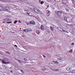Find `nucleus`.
I'll return each instance as SVG.
<instances>
[{"label": "nucleus", "instance_id": "nucleus-1", "mask_svg": "<svg viewBox=\"0 0 75 75\" xmlns=\"http://www.w3.org/2000/svg\"><path fill=\"white\" fill-rule=\"evenodd\" d=\"M4 10V11H7L8 10H10V8L7 5H5L3 9L1 8L0 9V11H3Z\"/></svg>", "mask_w": 75, "mask_h": 75}, {"label": "nucleus", "instance_id": "nucleus-25", "mask_svg": "<svg viewBox=\"0 0 75 75\" xmlns=\"http://www.w3.org/2000/svg\"><path fill=\"white\" fill-rule=\"evenodd\" d=\"M54 71H57V69H54Z\"/></svg>", "mask_w": 75, "mask_h": 75}, {"label": "nucleus", "instance_id": "nucleus-40", "mask_svg": "<svg viewBox=\"0 0 75 75\" xmlns=\"http://www.w3.org/2000/svg\"><path fill=\"white\" fill-rule=\"evenodd\" d=\"M4 75H6V74H4Z\"/></svg>", "mask_w": 75, "mask_h": 75}, {"label": "nucleus", "instance_id": "nucleus-5", "mask_svg": "<svg viewBox=\"0 0 75 75\" xmlns=\"http://www.w3.org/2000/svg\"><path fill=\"white\" fill-rule=\"evenodd\" d=\"M2 62L3 64H6V65H7V64H9V62H6L4 60H2Z\"/></svg>", "mask_w": 75, "mask_h": 75}, {"label": "nucleus", "instance_id": "nucleus-37", "mask_svg": "<svg viewBox=\"0 0 75 75\" xmlns=\"http://www.w3.org/2000/svg\"><path fill=\"white\" fill-rule=\"evenodd\" d=\"M47 7H49V5H48V6H47Z\"/></svg>", "mask_w": 75, "mask_h": 75}, {"label": "nucleus", "instance_id": "nucleus-14", "mask_svg": "<svg viewBox=\"0 0 75 75\" xmlns=\"http://www.w3.org/2000/svg\"><path fill=\"white\" fill-rule=\"evenodd\" d=\"M28 29H25L23 30V31H24L25 32H28Z\"/></svg>", "mask_w": 75, "mask_h": 75}, {"label": "nucleus", "instance_id": "nucleus-6", "mask_svg": "<svg viewBox=\"0 0 75 75\" xmlns=\"http://www.w3.org/2000/svg\"><path fill=\"white\" fill-rule=\"evenodd\" d=\"M40 28L42 31H44V25H41Z\"/></svg>", "mask_w": 75, "mask_h": 75}, {"label": "nucleus", "instance_id": "nucleus-32", "mask_svg": "<svg viewBox=\"0 0 75 75\" xmlns=\"http://www.w3.org/2000/svg\"><path fill=\"white\" fill-rule=\"evenodd\" d=\"M50 14H49V15H48V16H50Z\"/></svg>", "mask_w": 75, "mask_h": 75}, {"label": "nucleus", "instance_id": "nucleus-15", "mask_svg": "<svg viewBox=\"0 0 75 75\" xmlns=\"http://www.w3.org/2000/svg\"><path fill=\"white\" fill-rule=\"evenodd\" d=\"M53 62H55V63H56V64H59V62L57 61H53Z\"/></svg>", "mask_w": 75, "mask_h": 75}, {"label": "nucleus", "instance_id": "nucleus-2", "mask_svg": "<svg viewBox=\"0 0 75 75\" xmlns=\"http://www.w3.org/2000/svg\"><path fill=\"white\" fill-rule=\"evenodd\" d=\"M34 10L36 13H39V14H40V13H41V11L40 10L38 9V8H35L34 9Z\"/></svg>", "mask_w": 75, "mask_h": 75}, {"label": "nucleus", "instance_id": "nucleus-31", "mask_svg": "<svg viewBox=\"0 0 75 75\" xmlns=\"http://www.w3.org/2000/svg\"><path fill=\"white\" fill-rule=\"evenodd\" d=\"M15 46H16V47H17V46L16 45H15Z\"/></svg>", "mask_w": 75, "mask_h": 75}, {"label": "nucleus", "instance_id": "nucleus-28", "mask_svg": "<svg viewBox=\"0 0 75 75\" xmlns=\"http://www.w3.org/2000/svg\"><path fill=\"white\" fill-rule=\"evenodd\" d=\"M43 56L44 58H45V56L43 55Z\"/></svg>", "mask_w": 75, "mask_h": 75}, {"label": "nucleus", "instance_id": "nucleus-34", "mask_svg": "<svg viewBox=\"0 0 75 75\" xmlns=\"http://www.w3.org/2000/svg\"><path fill=\"white\" fill-rule=\"evenodd\" d=\"M71 51H72V50H71L70 51H69V52H71Z\"/></svg>", "mask_w": 75, "mask_h": 75}, {"label": "nucleus", "instance_id": "nucleus-27", "mask_svg": "<svg viewBox=\"0 0 75 75\" xmlns=\"http://www.w3.org/2000/svg\"><path fill=\"white\" fill-rule=\"evenodd\" d=\"M24 59L25 61H27V59Z\"/></svg>", "mask_w": 75, "mask_h": 75}, {"label": "nucleus", "instance_id": "nucleus-38", "mask_svg": "<svg viewBox=\"0 0 75 75\" xmlns=\"http://www.w3.org/2000/svg\"><path fill=\"white\" fill-rule=\"evenodd\" d=\"M19 23H21V21H19Z\"/></svg>", "mask_w": 75, "mask_h": 75}, {"label": "nucleus", "instance_id": "nucleus-4", "mask_svg": "<svg viewBox=\"0 0 75 75\" xmlns=\"http://www.w3.org/2000/svg\"><path fill=\"white\" fill-rule=\"evenodd\" d=\"M57 28L58 30H59V31H61V32H62V30H63V29H62V28H61L60 27H58Z\"/></svg>", "mask_w": 75, "mask_h": 75}, {"label": "nucleus", "instance_id": "nucleus-22", "mask_svg": "<svg viewBox=\"0 0 75 75\" xmlns=\"http://www.w3.org/2000/svg\"><path fill=\"white\" fill-rule=\"evenodd\" d=\"M24 11H28V10H24Z\"/></svg>", "mask_w": 75, "mask_h": 75}, {"label": "nucleus", "instance_id": "nucleus-13", "mask_svg": "<svg viewBox=\"0 0 75 75\" xmlns=\"http://www.w3.org/2000/svg\"><path fill=\"white\" fill-rule=\"evenodd\" d=\"M29 31H32V30L31 29H28V32H29Z\"/></svg>", "mask_w": 75, "mask_h": 75}, {"label": "nucleus", "instance_id": "nucleus-20", "mask_svg": "<svg viewBox=\"0 0 75 75\" xmlns=\"http://www.w3.org/2000/svg\"><path fill=\"white\" fill-rule=\"evenodd\" d=\"M18 62H20V63H21V60H18Z\"/></svg>", "mask_w": 75, "mask_h": 75}, {"label": "nucleus", "instance_id": "nucleus-36", "mask_svg": "<svg viewBox=\"0 0 75 75\" xmlns=\"http://www.w3.org/2000/svg\"><path fill=\"white\" fill-rule=\"evenodd\" d=\"M26 13H27V14H28V12H26Z\"/></svg>", "mask_w": 75, "mask_h": 75}, {"label": "nucleus", "instance_id": "nucleus-26", "mask_svg": "<svg viewBox=\"0 0 75 75\" xmlns=\"http://www.w3.org/2000/svg\"><path fill=\"white\" fill-rule=\"evenodd\" d=\"M47 14H48V13H50V11H48V12L47 13Z\"/></svg>", "mask_w": 75, "mask_h": 75}, {"label": "nucleus", "instance_id": "nucleus-7", "mask_svg": "<svg viewBox=\"0 0 75 75\" xmlns=\"http://www.w3.org/2000/svg\"><path fill=\"white\" fill-rule=\"evenodd\" d=\"M30 24H33L35 25V22L33 21H31L30 22Z\"/></svg>", "mask_w": 75, "mask_h": 75}, {"label": "nucleus", "instance_id": "nucleus-10", "mask_svg": "<svg viewBox=\"0 0 75 75\" xmlns=\"http://www.w3.org/2000/svg\"><path fill=\"white\" fill-rule=\"evenodd\" d=\"M64 20L65 21H66V22H68V21H67V18L66 17H65L64 18Z\"/></svg>", "mask_w": 75, "mask_h": 75}, {"label": "nucleus", "instance_id": "nucleus-21", "mask_svg": "<svg viewBox=\"0 0 75 75\" xmlns=\"http://www.w3.org/2000/svg\"><path fill=\"white\" fill-rule=\"evenodd\" d=\"M72 1V2L73 3H74V0H71Z\"/></svg>", "mask_w": 75, "mask_h": 75}, {"label": "nucleus", "instance_id": "nucleus-9", "mask_svg": "<svg viewBox=\"0 0 75 75\" xmlns=\"http://www.w3.org/2000/svg\"><path fill=\"white\" fill-rule=\"evenodd\" d=\"M4 20L5 21H10V19L8 18H6L4 19Z\"/></svg>", "mask_w": 75, "mask_h": 75}, {"label": "nucleus", "instance_id": "nucleus-8", "mask_svg": "<svg viewBox=\"0 0 75 75\" xmlns=\"http://www.w3.org/2000/svg\"><path fill=\"white\" fill-rule=\"evenodd\" d=\"M50 28L51 30H52V31H53L54 30V28L52 26L50 27Z\"/></svg>", "mask_w": 75, "mask_h": 75}, {"label": "nucleus", "instance_id": "nucleus-16", "mask_svg": "<svg viewBox=\"0 0 75 75\" xmlns=\"http://www.w3.org/2000/svg\"><path fill=\"white\" fill-rule=\"evenodd\" d=\"M65 9H66V11H67V12H69V9H68L66 8Z\"/></svg>", "mask_w": 75, "mask_h": 75}, {"label": "nucleus", "instance_id": "nucleus-33", "mask_svg": "<svg viewBox=\"0 0 75 75\" xmlns=\"http://www.w3.org/2000/svg\"><path fill=\"white\" fill-rule=\"evenodd\" d=\"M28 15H30V13H28Z\"/></svg>", "mask_w": 75, "mask_h": 75}, {"label": "nucleus", "instance_id": "nucleus-12", "mask_svg": "<svg viewBox=\"0 0 75 75\" xmlns=\"http://www.w3.org/2000/svg\"><path fill=\"white\" fill-rule=\"evenodd\" d=\"M36 33H37L38 34H40V31L39 30H37Z\"/></svg>", "mask_w": 75, "mask_h": 75}, {"label": "nucleus", "instance_id": "nucleus-24", "mask_svg": "<svg viewBox=\"0 0 75 75\" xmlns=\"http://www.w3.org/2000/svg\"><path fill=\"white\" fill-rule=\"evenodd\" d=\"M9 23H12V22L11 21V22H9Z\"/></svg>", "mask_w": 75, "mask_h": 75}, {"label": "nucleus", "instance_id": "nucleus-11", "mask_svg": "<svg viewBox=\"0 0 75 75\" xmlns=\"http://www.w3.org/2000/svg\"><path fill=\"white\" fill-rule=\"evenodd\" d=\"M63 32H64V33H69V32H68L67 31V30H62Z\"/></svg>", "mask_w": 75, "mask_h": 75}, {"label": "nucleus", "instance_id": "nucleus-23", "mask_svg": "<svg viewBox=\"0 0 75 75\" xmlns=\"http://www.w3.org/2000/svg\"><path fill=\"white\" fill-rule=\"evenodd\" d=\"M21 71L23 73H24V71H23V70H21Z\"/></svg>", "mask_w": 75, "mask_h": 75}, {"label": "nucleus", "instance_id": "nucleus-35", "mask_svg": "<svg viewBox=\"0 0 75 75\" xmlns=\"http://www.w3.org/2000/svg\"><path fill=\"white\" fill-rule=\"evenodd\" d=\"M11 72H13V71H12V70H11Z\"/></svg>", "mask_w": 75, "mask_h": 75}, {"label": "nucleus", "instance_id": "nucleus-39", "mask_svg": "<svg viewBox=\"0 0 75 75\" xmlns=\"http://www.w3.org/2000/svg\"><path fill=\"white\" fill-rule=\"evenodd\" d=\"M53 63H55V62H53Z\"/></svg>", "mask_w": 75, "mask_h": 75}, {"label": "nucleus", "instance_id": "nucleus-3", "mask_svg": "<svg viewBox=\"0 0 75 75\" xmlns=\"http://www.w3.org/2000/svg\"><path fill=\"white\" fill-rule=\"evenodd\" d=\"M62 12L61 11H57V14L58 17H61L62 15Z\"/></svg>", "mask_w": 75, "mask_h": 75}, {"label": "nucleus", "instance_id": "nucleus-30", "mask_svg": "<svg viewBox=\"0 0 75 75\" xmlns=\"http://www.w3.org/2000/svg\"><path fill=\"white\" fill-rule=\"evenodd\" d=\"M9 23V22H7V24H8V23Z\"/></svg>", "mask_w": 75, "mask_h": 75}, {"label": "nucleus", "instance_id": "nucleus-41", "mask_svg": "<svg viewBox=\"0 0 75 75\" xmlns=\"http://www.w3.org/2000/svg\"><path fill=\"white\" fill-rule=\"evenodd\" d=\"M71 53H72V52H71Z\"/></svg>", "mask_w": 75, "mask_h": 75}, {"label": "nucleus", "instance_id": "nucleus-42", "mask_svg": "<svg viewBox=\"0 0 75 75\" xmlns=\"http://www.w3.org/2000/svg\"><path fill=\"white\" fill-rule=\"evenodd\" d=\"M72 75H74V74H73Z\"/></svg>", "mask_w": 75, "mask_h": 75}, {"label": "nucleus", "instance_id": "nucleus-18", "mask_svg": "<svg viewBox=\"0 0 75 75\" xmlns=\"http://www.w3.org/2000/svg\"><path fill=\"white\" fill-rule=\"evenodd\" d=\"M44 3V2L43 1H42V2H41V4H43V3Z\"/></svg>", "mask_w": 75, "mask_h": 75}, {"label": "nucleus", "instance_id": "nucleus-29", "mask_svg": "<svg viewBox=\"0 0 75 75\" xmlns=\"http://www.w3.org/2000/svg\"><path fill=\"white\" fill-rule=\"evenodd\" d=\"M74 43H72V45H74Z\"/></svg>", "mask_w": 75, "mask_h": 75}, {"label": "nucleus", "instance_id": "nucleus-19", "mask_svg": "<svg viewBox=\"0 0 75 75\" xmlns=\"http://www.w3.org/2000/svg\"><path fill=\"white\" fill-rule=\"evenodd\" d=\"M69 69H70V68H67V71H69Z\"/></svg>", "mask_w": 75, "mask_h": 75}, {"label": "nucleus", "instance_id": "nucleus-17", "mask_svg": "<svg viewBox=\"0 0 75 75\" xmlns=\"http://www.w3.org/2000/svg\"><path fill=\"white\" fill-rule=\"evenodd\" d=\"M18 21H15L14 23V24H16V23H17V22Z\"/></svg>", "mask_w": 75, "mask_h": 75}]
</instances>
